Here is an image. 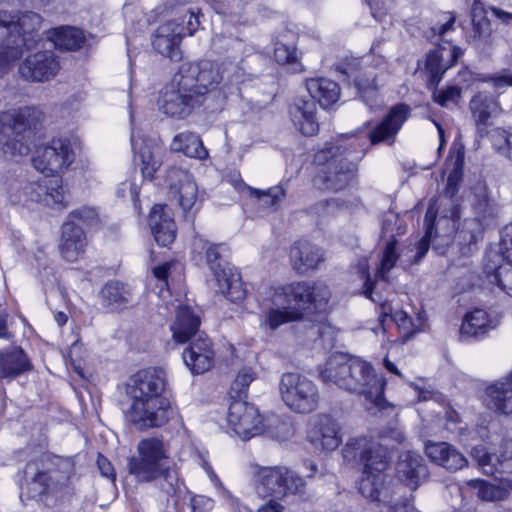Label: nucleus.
I'll return each instance as SVG.
<instances>
[{
    "instance_id": "obj_35",
    "label": "nucleus",
    "mask_w": 512,
    "mask_h": 512,
    "mask_svg": "<svg viewBox=\"0 0 512 512\" xmlns=\"http://www.w3.org/2000/svg\"><path fill=\"white\" fill-rule=\"evenodd\" d=\"M422 462L420 455L415 452L408 451L400 456L397 473L411 490H416L419 481L427 476V469Z\"/></svg>"
},
{
    "instance_id": "obj_26",
    "label": "nucleus",
    "mask_w": 512,
    "mask_h": 512,
    "mask_svg": "<svg viewBox=\"0 0 512 512\" xmlns=\"http://www.w3.org/2000/svg\"><path fill=\"white\" fill-rule=\"evenodd\" d=\"M318 294L314 295L313 284L309 282H293L273 288L271 302L276 307H307L317 300Z\"/></svg>"
},
{
    "instance_id": "obj_40",
    "label": "nucleus",
    "mask_w": 512,
    "mask_h": 512,
    "mask_svg": "<svg viewBox=\"0 0 512 512\" xmlns=\"http://www.w3.org/2000/svg\"><path fill=\"white\" fill-rule=\"evenodd\" d=\"M486 394L489 406L505 415H512V372L504 381L487 387Z\"/></svg>"
},
{
    "instance_id": "obj_34",
    "label": "nucleus",
    "mask_w": 512,
    "mask_h": 512,
    "mask_svg": "<svg viewBox=\"0 0 512 512\" xmlns=\"http://www.w3.org/2000/svg\"><path fill=\"white\" fill-rule=\"evenodd\" d=\"M409 107L399 104L391 108L384 120L370 133L373 144L384 141L398 133L409 116Z\"/></svg>"
},
{
    "instance_id": "obj_20",
    "label": "nucleus",
    "mask_w": 512,
    "mask_h": 512,
    "mask_svg": "<svg viewBox=\"0 0 512 512\" xmlns=\"http://www.w3.org/2000/svg\"><path fill=\"white\" fill-rule=\"evenodd\" d=\"M450 220L453 221L454 235L450 246L457 249L462 256H467L476 250L480 224L476 218H465L460 220V207L458 204H452L450 210Z\"/></svg>"
},
{
    "instance_id": "obj_41",
    "label": "nucleus",
    "mask_w": 512,
    "mask_h": 512,
    "mask_svg": "<svg viewBox=\"0 0 512 512\" xmlns=\"http://www.w3.org/2000/svg\"><path fill=\"white\" fill-rule=\"evenodd\" d=\"M132 298L128 285L118 281H111L101 289V300L108 310L122 311L128 307Z\"/></svg>"
},
{
    "instance_id": "obj_4",
    "label": "nucleus",
    "mask_w": 512,
    "mask_h": 512,
    "mask_svg": "<svg viewBox=\"0 0 512 512\" xmlns=\"http://www.w3.org/2000/svg\"><path fill=\"white\" fill-rule=\"evenodd\" d=\"M41 24L42 17L32 11L17 16L0 11V39L6 38L0 44V75L23 56L24 50L33 47L38 40L37 32Z\"/></svg>"
},
{
    "instance_id": "obj_58",
    "label": "nucleus",
    "mask_w": 512,
    "mask_h": 512,
    "mask_svg": "<svg viewBox=\"0 0 512 512\" xmlns=\"http://www.w3.org/2000/svg\"><path fill=\"white\" fill-rule=\"evenodd\" d=\"M359 273L361 274V278L365 280L364 287H363V294L371 299L373 302L380 301V297L376 298L374 297V289H375V282L372 281L368 274V264L366 261L360 264L359 266Z\"/></svg>"
},
{
    "instance_id": "obj_6",
    "label": "nucleus",
    "mask_w": 512,
    "mask_h": 512,
    "mask_svg": "<svg viewBox=\"0 0 512 512\" xmlns=\"http://www.w3.org/2000/svg\"><path fill=\"white\" fill-rule=\"evenodd\" d=\"M242 76L243 71L238 62H224L219 66L212 61L202 60L183 63L176 73V80L182 87H189L202 102V97L214 90L224 79L229 83H238Z\"/></svg>"
},
{
    "instance_id": "obj_64",
    "label": "nucleus",
    "mask_w": 512,
    "mask_h": 512,
    "mask_svg": "<svg viewBox=\"0 0 512 512\" xmlns=\"http://www.w3.org/2000/svg\"><path fill=\"white\" fill-rule=\"evenodd\" d=\"M193 512H201V508L210 510L213 506L212 499L205 496H196L191 502Z\"/></svg>"
},
{
    "instance_id": "obj_9",
    "label": "nucleus",
    "mask_w": 512,
    "mask_h": 512,
    "mask_svg": "<svg viewBox=\"0 0 512 512\" xmlns=\"http://www.w3.org/2000/svg\"><path fill=\"white\" fill-rule=\"evenodd\" d=\"M72 472L71 462L60 457L42 458L28 463L25 474L29 481L22 489L21 498L26 496L29 499H37L57 491L68 483Z\"/></svg>"
},
{
    "instance_id": "obj_8",
    "label": "nucleus",
    "mask_w": 512,
    "mask_h": 512,
    "mask_svg": "<svg viewBox=\"0 0 512 512\" xmlns=\"http://www.w3.org/2000/svg\"><path fill=\"white\" fill-rule=\"evenodd\" d=\"M41 119V112L33 107H23L2 113L3 136L0 145L7 156H26L31 150L34 131Z\"/></svg>"
},
{
    "instance_id": "obj_37",
    "label": "nucleus",
    "mask_w": 512,
    "mask_h": 512,
    "mask_svg": "<svg viewBox=\"0 0 512 512\" xmlns=\"http://www.w3.org/2000/svg\"><path fill=\"white\" fill-rule=\"evenodd\" d=\"M471 18L472 34L470 37L474 46L479 49L490 46L493 41L491 23L480 0H474Z\"/></svg>"
},
{
    "instance_id": "obj_55",
    "label": "nucleus",
    "mask_w": 512,
    "mask_h": 512,
    "mask_svg": "<svg viewBox=\"0 0 512 512\" xmlns=\"http://www.w3.org/2000/svg\"><path fill=\"white\" fill-rule=\"evenodd\" d=\"M274 58L279 64L293 63L297 59V52L294 46L277 42L274 48Z\"/></svg>"
},
{
    "instance_id": "obj_2",
    "label": "nucleus",
    "mask_w": 512,
    "mask_h": 512,
    "mask_svg": "<svg viewBox=\"0 0 512 512\" xmlns=\"http://www.w3.org/2000/svg\"><path fill=\"white\" fill-rule=\"evenodd\" d=\"M320 378L341 389L363 395L380 410L388 406L384 397L386 379L371 363L342 353L332 354L319 370Z\"/></svg>"
},
{
    "instance_id": "obj_28",
    "label": "nucleus",
    "mask_w": 512,
    "mask_h": 512,
    "mask_svg": "<svg viewBox=\"0 0 512 512\" xmlns=\"http://www.w3.org/2000/svg\"><path fill=\"white\" fill-rule=\"evenodd\" d=\"M185 365L194 374H203L214 365L215 351L211 340L199 334L182 354Z\"/></svg>"
},
{
    "instance_id": "obj_21",
    "label": "nucleus",
    "mask_w": 512,
    "mask_h": 512,
    "mask_svg": "<svg viewBox=\"0 0 512 512\" xmlns=\"http://www.w3.org/2000/svg\"><path fill=\"white\" fill-rule=\"evenodd\" d=\"M470 455L486 475L512 474V438L502 442L499 455L489 453L483 445L473 447Z\"/></svg>"
},
{
    "instance_id": "obj_42",
    "label": "nucleus",
    "mask_w": 512,
    "mask_h": 512,
    "mask_svg": "<svg viewBox=\"0 0 512 512\" xmlns=\"http://www.w3.org/2000/svg\"><path fill=\"white\" fill-rule=\"evenodd\" d=\"M494 328L488 313L483 309H475L465 314L459 334L461 338H477Z\"/></svg>"
},
{
    "instance_id": "obj_51",
    "label": "nucleus",
    "mask_w": 512,
    "mask_h": 512,
    "mask_svg": "<svg viewBox=\"0 0 512 512\" xmlns=\"http://www.w3.org/2000/svg\"><path fill=\"white\" fill-rule=\"evenodd\" d=\"M404 233L405 226L402 225L399 215L393 211L386 212L382 221V237L395 240L396 235Z\"/></svg>"
},
{
    "instance_id": "obj_62",
    "label": "nucleus",
    "mask_w": 512,
    "mask_h": 512,
    "mask_svg": "<svg viewBox=\"0 0 512 512\" xmlns=\"http://www.w3.org/2000/svg\"><path fill=\"white\" fill-rule=\"evenodd\" d=\"M98 216V213L95 208L91 207H82L80 209L74 210L70 213V218L78 219L80 221L88 222L94 220Z\"/></svg>"
},
{
    "instance_id": "obj_16",
    "label": "nucleus",
    "mask_w": 512,
    "mask_h": 512,
    "mask_svg": "<svg viewBox=\"0 0 512 512\" xmlns=\"http://www.w3.org/2000/svg\"><path fill=\"white\" fill-rule=\"evenodd\" d=\"M75 160V153L70 144L61 139L50 144L36 147L32 158L36 170L45 175H58L66 170Z\"/></svg>"
},
{
    "instance_id": "obj_33",
    "label": "nucleus",
    "mask_w": 512,
    "mask_h": 512,
    "mask_svg": "<svg viewBox=\"0 0 512 512\" xmlns=\"http://www.w3.org/2000/svg\"><path fill=\"white\" fill-rule=\"evenodd\" d=\"M289 254L293 269L299 273L317 268L324 260L323 251L305 240L295 242Z\"/></svg>"
},
{
    "instance_id": "obj_17",
    "label": "nucleus",
    "mask_w": 512,
    "mask_h": 512,
    "mask_svg": "<svg viewBox=\"0 0 512 512\" xmlns=\"http://www.w3.org/2000/svg\"><path fill=\"white\" fill-rule=\"evenodd\" d=\"M226 420L229 431L244 441L263 431V419L258 409L241 399L230 403Z\"/></svg>"
},
{
    "instance_id": "obj_25",
    "label": "nucleus",
    "mask_w": 512,
    "mask_h": 512,
    "mask_svg": "<svg viewBox=\"0 0 512 512\" xmlns=\"http://www.w3.org/2000/svg\"><path fill=\"white\" fill-rule=\"evenodd\" d=\"M131 146L134 153V163L140 167L145 179H152L155 172L161 166V160L157 157V144L152 139H147L139 131L132 129Z\"/></svg>"
},
{
    "instance_id": "obj_14",
    "label": "nucleus",
    "mask_w": 512,
    "mask_h": 512,
    "mask_svg": "<svg viewBox=\"0 0 512 512\" xmlns=\"http://www.w3.org/2000/svg\"><path fill=\"white\" fill-rule=\"evenodd\" d=\"M279 392L282 401L293 412L307 414L318 408V387L311 379L300 373H284L280 379Z\"/></svg>"
},
{
    "instance_id": "obj_3",
    "label": "nucleus",
    "mask_w": 512,
    "mask_h": 512,
    "mask_svg": "<svg viewBox=\"0 0 512 512\" xmlns=\"http://www.w3.org/2000/svg\"><path fill=\"white\" fill-rule=\"evenodd\" d=\"M344 460L359 461L363 465V475L359 481V492L372 501H382L384 494L383 472L388 465L386 448L372 436L350 437L341 449Z\"/></svg>"
},
{
    "instance_id": "obj_59",
    "label": "nucleus",
    "mask_w": 512,
    "mask_h": 512,
    "mask_svg": "<svg viewBox=\"0 0 512 512\" xmlns=\"http://www.w3.org/2000/svg\"><path fill=\"white\" fill-rule=\"evenodd\" d=\"M97 467L102 476L110 480L111 484H115L116 473L111 462L102 454H99L96 461Z\"/></svg>"
},
{
    "instance_id": "obj_36",
    "label": "nucleus",
    "mask_w": 512,
    "mask_h": 512,
    "mask_svg": "<svg viewBox=\"0 0 512 512\" xmlns=\"http://www.w3.org/2000/svg\"><path fill=\"white\" fill-rule=\"evenodd\" d=\"M199 326L200 318L198 315L190 307L179 305L170 329L173 339L177 343L183 344L197 333Z\"/></svg>"
},
{
    "instance_id": "obj_22",
    "label": "nucleus",
    "mask_w": 512,
    "mask_h": 512,
    "mask_svg": "<svg viewBox=\"0 0 512 512\" xmlns=\"http://www.w3.org/2000/svg\"><path fill=\"white\" fill-rule=\"evenodd\" d=\"M166 183L170 195L178 202L184 212L196 205L198 188L193 177L181 168L173 167L167 171Z\"/></svg>"
},
{
    "instance_id": "obj_23",
    "label": "nucleus",
    "mask_w": 512,
    "mask_h": 512,
    "mask_svg": "<svg viewBox=\"0 0 512 512\" xmlns=\"http://www.w3.org/2000/svg\"><path fill=\"white\" fill-rule=\"evenodd\" d=\"M308 440L324 451H334L341 442V426L328 415H317L310 422Z\"/></svg>"
},
{
    "instance_id": "obj_10",
    "label": "nucleus",
    "mask_w": 512,
    "mask_h": 512,
    "mask_svg": "<svg viewBox=\"0 0 512 512\" xmlns=\"http://www.w3.org/2000/svg\"><path fill=\"white\" fill-rule=\"evenodd\" d=\"M170 469L169 445L158 437H147L137 444V455L128 461V471L138 482L165 477Z\"/></svg>"
},
{
    "instance_id": "obj_29",
    "label": "nucleus",
    "mask_w": 512,
    "mask_h": 512,
    "mask_svg": "<svg viewBox=\"0 0 512 512\" xmlns=\"http://www.w3.org/2000/svg\"><path fill=\"white\" fill-rule=\"evenodd\" d=\"M470 110L481 136L488 134L487 128L493 124V119L501 113L499 103L487 92H479L473 96L470 101Z\"/></svg>"
},
{
    "instance_id": "obj_11",
    "label": "nucleus",
    "mask_w": 512,
    "mask_h": 512,
    "mask_svg": "<svg viewBox=\"0 0 512 512\" xmlns=\"http://www.w3.org/2000/svg\"><path fill=\"white\" fill-rule=\"evenodd\" d=\"M8 198L12 204L26 205L29 202H42L47 206L65 207L68 197L61 179L44 178L37 182H25L15 179L11 181L8 188Z\"/></svg>"
},
{
    "instance_id": "obj_45",
    "label": "nucleus",
    "mask_w": 512,
    "mask_h": 512,
    "mask_svg": "<svg viewBox=\"0 0 512 512\" xmlns=\"http://www.w3.org/2000/svg\"><path fill=\"white\" fill-rule=\"evenodd\" d=\"M465 158V147L460 140L453 143V153L450 160H453V170L450 172V198L459 192L464 182L463 165Z\"/></svg>"
},
{
    "instance_id": "obj_57",
    "label": "nucleus",
    "mask_w": 512,
    "mask_h": 512,
    "mask_svg": "<svg viewBox=\"0 0 512 512\" xmlns=\"http://www.w3.org/2000/svg\"><path fill=\"white\" fill-rule=\"evenodd\" d=\"M504 259L512 262V223L505 226L500 240V251Z\"/></svg>"
},
{
    "instance_id": "obj_7",
    "label": "nucleus",
    "mask_w": 512,
    "mask_h": 512,
    "mask_svg": "<svg viewBox=\"0 0 512 512\" xmlns=\"http://www.w3.org/2000/svg\"><path fill=\"white\" fill-rule=\"evenodd\" d=\"M437 219V210L431 205L425 215V235L414 244L406 246L400 254L396 252V240H388L381 256L380 266L377 270L376 277L378 279L389 281L388 273L397 263L402 268H407L413 264L420 262L429 250L430 243L439 254L444 255L447 247L435 244L436 229L435 222Z\"/></svg>"
},
{
    "instance_id": "obj_44",
    "label": "nucleus",
    "mask_w": 512,
    "mask_h": 512,
    "mask_svg": "<svg viewBox=\"0 0 512 512\" xmlns=\"http://www.w3.org/2000/svg\"><path fill=\"white\" fill-rule=\"evenodd\" d=\"M54 46L60 50H75L79 48L84 36L81 30L74 27H58L49 32L48 37Z\"/></svg>"
},
{
    "instance_id": "obj_15",
    "label": "nucleus",
    "mask_w": 512,
    "mask_h": 512,
    "mask_svg": "<svg viewBox=\"0 0 512 512\" xmlns=\"http://www.w3.org/2000/svg\"><path fill=\"white\" fill-rule=\"evenodd\" d=\"M339 147L320 150L315 155V162L325 165L316 178V182L327 190H340L353 180L356 162L337 155Z\"/></svg>"
},
{
    "instance_id": "obj_32",
    "label": "nucleus",
    "mask_w": 512,
    "mask_h": 512,
    "mask_svg": "<svg viewBox=\"0 0 512 512\" xmlns=\"http://www.w3.org/2000/svg\"><path fill=\"white\" fill-rule=\"evenodd\" d=\"M504 260L498 251H487L484 258V273L489 283L497 285L512 296V266H504Z\"/></svg>"
},
{
    "instance_id": "obj_61",
    "label": "nucleus",
    "mask_w": 512,
    "mask_h": 512,
    "mask_svg": "<svg viewBox=\"0 0 512 512\" xmlns=\"http://www.w3.org/2000/svg\"><path fill=\"white\" fill-rule=\"evenodd\" d=\"M314 295L318 294L317 300H313L312 304H315L317 309H321L327 304L330 292L324 284H313Z\"/></svg>"
},
{
    "instance_id": "obj_13",
    "label": "nucleus",
    "mask_w": 512,
    "mask_h": 512,
    "mask_svg": "<svg viewBox=\"0 0 512 512\" xmlns=\"http://www.w3.org/2000/svg\"><path fill=\"white\" fill-rule=\"evenodd\" d=\"M256 493L262 497L282 498L289 494H301L305 481L285 466L258 467L254 473Z\"/></svg>"
},
{
    "instance_id": "obj_38",
    "label": "nucleus",
    "mask_w": 512,
    "mask_h": 512,
    "mask_svg": "<svg viewBox=\"0 0 512 512\" xmlns=\"http://www.w3.org/2000/svg\"><path fill=\"white\" fill-rule=\"evenodd\" d=\"M473 194V207L477 215L483 219H493L500 213L497 199L491 195L486 183L480 179L470 187Z\"/></svg>"
},
{
    "instance_id": "obj_39",
    "label": "nucleus",
    "mask_w": 512,
    "mask_h": 512,
    "mask_svg": "<svg viewBox=\"0 0 512 512\" xmlns=\"http://www.w3.org/2000/svg\"><path fill=\"white\" fill-rule=\"evenodd\" d=\"M31 363L21 348L0 351V377L13 378L30 371Z\"/></svg>"
},
{
    "instance_id": "obj_56",
    "label": "nucleus",
    "mask_w": 512,
    "mask_h": 512,
    "mask_svg": "<svg viewBox=\"0 0 512 512\" xmlns=\"http://www.w3.org/2000/svg\"><path fill=\"white\" fill-rule=\"evenodd\" d=\"M512 133L502 128H496L491 131V141L494 148L502 154L508 144H511Z\"/></svg>"
},
{
    "instance_id": "obj_47",
    "label": "nucleus",
    "mask_w": 512,
    "mask_h": 512,
    "mask_svg": "<svg viewBox=\"0 0 512 512\" xmlns=\"http://www.w3.org/2000/svg\"><path fill=\"white\" fill-rule=\"evenodd\" d=\"M271 308L267 311L260 321V328L263 330H276L281 325L295 321L299 318V313L295 310L288 309V306Z\"/></svg>"
},
{
    "instance_id": "obj_52",
    "label": "nucleus",
    "mask_w": 512,
    "mask_h": 512,
    "mask_svg": "<svg viewBox=\"0 0 512 512\" xmlns=\"http://www.w3.org/2000/svg\"><path fill=\"white\" fill-rule=\"evenodd\" d=\"M386 317H391L392 320L398 325V327L406 332L404 339L405 341L408 340L411 317H409L408 314L404 311L393 312L389 304L383 303L381 304L380 310V322L383 323Z\"/></svg>"
},
{
    "instance_id": "obj_43",
    "label": "nucleus",
    "mask_w": 512,
    "mask_h": 512,
    "mask_svg": "<svg viewBox=\"0 0 512 512\" xmlns=\"http://www.w3.org/2000/svg\"><path fill=\"white\" fill-rule=\"evenodd\" d=\"M171 149L191 158L205 159L208 156V152L200 137L188 131L174 136L171 142Z\"/></svg>"
},
{
    "instance_id": "obj_5",
    "label": "nucleus",
    "mask_w": 512,
    "mask_h": 512,
    "mask_svg": "<svg viewBox=\"0 0 512 512\" xmlns=\"http://www.w3.org/2000/svg\"><path fill=\"white\" fill-rule=\"evenodd\" d=\"M310 98H298L290 108V116L294 126L305 136H313L319 130L316 119L318 102L323 108L335 104L340 96L336 82L327 78H312L306 82Z\"/></svg>"
},
{
    "instance_id": "obj_46",
    "label": "nucleus",
    "mask_w": 512,
    "mask_h": 512,
    "mask_svg": "<svg viewBox=\"0 0 512 512\" xmlns=\"http://www.w3.org/2000/svg\"><path fill=\"white\" fill-rule=\"evenodd\" d=\"M227 181L237 190H250L251 194L258 199L266 197L267 200H265V204L267 205H275L285 195V191L281 186L272 187L267 191L251 188L244 183V181L241 178V175L238 172H233L229 174L227 176Z\"/></svg>"
},
{
    "instance_id": "obj_12",
    "label": "nucleus",
    "mask_w": 512,
    "mask_h": 512,
    "mask_svg": "<svg viewBox=\"0 0 512 512\" xmlns=\"http://www.w3.org/2000/svg\"><path fill=\"white\" fill-rule=\"evenodd\" d=\"M219 248V245L211 244L201 237H196L192 243L193 254H205L207 265L217 282L218 291L231 302H239L245 298L246 290L239 273L222 264Z\"/></svg>"
},
{
    "instance_id": "obj_63",
    "label": "nucleus",
    "mask_w": 512,
    "mask_h": 512,
    "mask_svg": "<svg viewBox=\"0 0 512 512\" xmlns=\"http://www.w3.org/2000/svg\"><path fill=\"white\" fill-rule=\"evenodd\" d=\"M426 320V314L423 311L418 312L414 319L411 318L409 338L416 333L423 332L425 330Z\"/></svg>"
},
{
    "instance_id": "obj_54",
    "label": "nucleus",
    "mask_w": 512,
    "mask_h": 512,
    "mask_svg": "<svg viewBox=\"0 0 512 512\" xmlns=\"http://www.w3.org/2000/svg\"><path fill=\"white\" fill-rule=\"evenodd\" d=\"M255 377V372L251 368H243L237 374L231 386V391L235 393L237 397H241L242 393L254 381Z\"/></svg>"
},
{
    "instance_id": "obj_49",
    "label": "nucleus",
    "mask_w": 512,
    "mask_h": 512,
    "mask_svg": "<svg viewBox=\"0 0 512 512\" xmlns=\"http://www.w3.org/2000/svg\"><path fill=\"white\" fill-rule=\"evenodd\" d=\"M468 485L476 490L477 497L483 501H502L509 494L505 487L484 480H470Z\"/></svg>"
},
{
    "instance_id": "obj_60",
    "label": "nucleus",
    "mask_w": 512,
    "mask_h": 512,
    "mask_svg": "<svg viewBox=\"0 0 512 512\" xmlns=\"http://www.w3.org/2000/svg\"><path fill=\"white\" fill-rule=\"evenodd\" d=\"M472 79L471 72L467 69L459 72V79L458 81L450 86V101L456 102L457 99L460 97L463 86L462 82L469 83V81Z\"/></svg>"
},
{
    "instance_id": "obj_1",
    "label": "nucleus",
    "mask_w": 512,
    "mask_h": 512,
    "mask_svg": "<svg viewBox=\"0 0 512 512\" xmlns=\"http://www.w3.org/2000/svg\"><path fill=\"white\" fill-rule=\"evenodd\" d=\"M166 373L160 368H148L129 378L125 386L127 403L122 410L127 420L140 429L161 427L174 414L170 400L163 395Z\"/></svg>"
},
{
    "instance_id": "obj_27",
    "label": "nucleus",
    "mask_w": 512,
    "mask_h": 512,
    "mask_svg": "<svg viewBox=\"0 0 512 512\" xmlns=\"http://www.w3.org/2000/svg\"><path fill=\"white\" fill-rule=\"evenodd\" d=\"M318 294L314 295L313 284L309 282H293L273 288L271 302L276 307H307L317 300Z\"/></svg>"
},
{
    "instance_id": "obj_50",
    "label": "nucleus",
    "mask_w": 512,
    "mask_h": 512,
    "mask_svg": "<svg viewBox=\"0 0 512 512\" xmlns=\"http://www.w3.org/2000/svg\"><path fill=\"white\" fill-rule=\"evenodd\" d=\"M442 54L435 49L430 51L426 58V68L430 73L428 85L430 89H436L442 79L445 70L442 69Z\"/></svg>"
},
{
    "instance_id": "obj_48",
    "label": "nucleus",
    "mask_w": 512,
    "mask_h": 512,
    "mask_svg": "<svg viewBox=\"0 0 512 512\" xmlns=\"http://www.w3.org/2000/svg\"><path fill=\"white\" fill-rule=\"evenodd\" d=\"M376 75L372 71H364L354 77V83L363 101L371 108L377 102Z\"/></svg>"
},
{
    "instance_id": "obj_53",
    "label": "nucleus",
    "mask_w": 512,
    "mask_h": 512,
    "mask_svg": "<svg viewBox=\"0 0 512 512\" xmlns=\"http://www.w3.org/2000/svg\"><path fill=\"white\" fill-rule=\"evenodd\" d=\"M425 451L430 460L437 465L446 466L448 462V445L445 442H427Z\"/></svg>"
},
{
    "instance_id": "obj_30",
    "label": "nucleus",
    "mask_w": 512,
    "mask_h": 512,
    "mask_svg": "<svg viewBox=\"0 0 512 512\" xmlns=\"http://www.w3.org/2000/svg\"><path fill=\"white\" fill-rule=\"evenodd\" d=\"M149 224L155 241L163 247L170 245L176 237V225L166 205L156 204L149 215Z\"/></svg>"
},
{
    "instance_id": "obj_18",
    "label": "nucleus",
    "mask_w": 512,
    "mask_h": 512,
    "mask_svg": "<svg viewBox=\"0 0 512 512\" xmlns=\"http://www.w3.org/2000/svg\"><path fill=\"white\" fill-rule=\"evenodd\" d=\"M200 103V99L189 87L184 88L179 84L176 74L171 83L164 88L158 100L159 109L169 117L176 119L185 118Z\"/></svg>"
},
{
    "instance_id": "obj_24",
    "label": "nucleus",
    "mask_w": 512,
    "mask_h": 512,
    "mask_svg": "<svg viewBox=\"0 0 512 512\" xmlns=\"http://www.w3.org/2000/svg\"><path fill=\"white\" fill-rule=\"evenodd\" d=\"M185 36L184 25L171 20L158 26L152 44L163 56L178 61L182 58L180 43Z\"/></svg>"
},
{
    "instance_id": "obj_31",
    "label": "nucleus",
    "mask_w": 512,
    "mask_h": 512,
    "mask_svg": "<svg viewBox=\"0 0 512 512\" xmlns=\"http://www.w3.org/2000/svg\"><path fill=\"white\" fill-rule=\"evenodd\" d=\"M86 245V235L83 229L73 220L65 222L62 226L59 246L62 257L68 262H75L83 256Z\"/></svg>"
},
{
    "instance_id": "obj_19",
    "label": "nucleus",
    "mask_w": 512,
    "mask_h": 512,
    "mask_svg": "<svg viewBox=\"0 0 512 512\" xmlns=\"http://www.w3.org/2000/svg\"><path fill=\"white\" fill-rule=\"evenodd\" d=\"M60 70V63L53 51L42 50L27 55L18 72L26 81L45 82L53 79Z\"/></svg>"
}]
</instances>
